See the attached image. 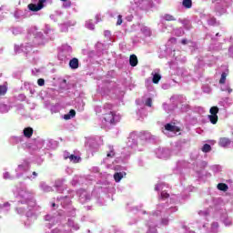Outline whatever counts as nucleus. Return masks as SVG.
Returning a JSON list of instances; mask_svg holds the SVG:
<instances>
[{
  "mask_svg": "<svg viewBox=\"0 0 233 233\" xmlns=\"http://www.w3.org/2000/svg\"><path fill=\"white\" fill-rule=\"evenodd\" d=\"M104 121L108 125H116L117 121H116V113L110 111L107 114L104 115Z\"/></svg>",
  "mask_w": 233,
  "mask_h": 233,
  "instance_id": "f257e3e1",
  "label": "nucleus"
},
{
  "mask_svg": "<svg viewBox=\"0 0 233 233\" xmlns=\"http://www.w3.org/2000/svg\"><path fill=\"white\" fill-rule=\"evenodd\" d=\"M45 3H46V0H39L37 5L29 4L28 8L31 12H39L45 6Z\"/></svg>",
  "mask_w": 233,
  "mask_h": 233,
  "instance_id": "f03ea898",
  "label": "nucleus"
},
{
  "mask_svg": "<svg viewBox=\"0 0 233 233\" xmlns=\"http://www.w3.org/2000/svg\"><path fill=\"white\" fill-rule=\"evenodd\" d=\"M165 130H167V132H180L181 129L177 126H174L172 124H166Z\"/></svg>",
  "mask_w": 233,
  "mask_h": 233,
  "instance_id": "7ed1b4c3",
  "label": "nucleus"
},
{
  "mask_svg": "<svg viewBox=\"0 0 233 233\" xmlns=\"http://www.w3.org/2000/svg\"><path fill=\"white\" fill-rule=\"evenodd\" d=\"M69 66L73 70H76V68H79V60L77 58H73L69 61Z\"/></svg>",
  "mask_w": 233,
  "mask_h": 233,
  "instance_id": "20e7f679",
  "label": "nucleus"
},
{
  "mask_svg": "<svg viewBox=\"0 0 233 233\" xmlns=\"http://www.w3.org/2000/svg\"><path fill=\"white\" fill-rule=\"evenodd\" d=\"M138 63H139V60H137V56L131 55L129 56V65H130V66H137Z\"/></svg>",
  "mask_w": 233,
  "mask_h": 233,
  "instance_id": "39448f33",
  "label": "nucleus"
},
{
  "mask_svg": "<svg viewBox=\"0 0 233 233\" xmlns=\"http://www.w3.org/2000/svg\"><path fill=\"white\" fill-rule=\"evenodd\" d=\"M127 176L126 172H116L114 174V179L116 181V183H119V181H121V179Z\"/></svg>",
  "mask_w": 233,
  "mask_h": 233,
  "instance_id": "423d86ee",
  "label": "nucleus"
},
{
  "mask_svg": "<svg viewBox=\"0 0 233 233\" xmlns=\"http://www.w3.org/2000/svg\"><path fill=\"white\" fill-rule=\"evenodd\" d=\"M24 136L25 137H27L28 139H30V137L34 136V129L32 127H25L24 129Z\"/></svg>",
  "mask_w": 233,
  "mask_h": 233,
  "instance_id": "0eeeda50",
  "label": "nucleus"
},
{
  "mask_svg": "<svg viewBox=\"0 0 233 233\" xmlns=\"http://www.w3.org/2000/svg\"><path fill=\"white\" fill-rule=\"evenodd\" d=\"M218 143L220 147H228V145H230V139L228 137H221Z\"/></svg>",
  "mask_w": 233,
  "mask_h": 233,
  "instance_id": "6e6552de",
  "label": "nucleus"
},
{
  "mask_svg": "<svg viewBox=\"0 0 233 233\" xmlns=\"http://www.w3.org/2000/svg\"><path fill=\"white\" fill-rule=\"evenodd\" d=\"M217 188L222 192H227V190H228V186L225 183H219L218 184Z\"/></svg>",
  "mask_w": 233,
  "mask_h": 233,
  "instance_id": "1a4fd4ad",
  "label": "nucleus"
},
{
  "mask_svg": "<svg viewBox=\"0 0 233 233\" xmlns=\"http://www.w3.org/2000/svg\"><path fill=\"white\" fill-rule=\"evenodd\" d=\"M108 150L106 157H116V151H114V147L113 146H108Z\"/></svg>",
  "mask_w": 233,
  "mask_h": 233,
  "instance_id": "9d476101",
  "label": "nucleus"
},
{
  "mask_svg": "<svg viewBox=\"0 0 233 233\" xmlns=\"http://www.w3.org/2000/svg\"><path fill=\"white\" fill-rule=\"evenodd\" d=\"M7 92H8V86L5 85H0V96H6Z\"/></svg>",
  "mask_w": 233,
  "mask_h": 233,
  "instance_id": "9b49d317",
  "label": "nucleus"
},
{
  "mask_svg": "<svg viewBox=\"0 0 233 233\" xmlns=\"http://www.w3.org/2000/svg\"><path fill=\"white\" fill-rule=\"evenodd\" d=\"M208 119L210 123H212V125H216L218 123V115H209Z\"/></svg>",
  "mask_w": 233,
  "mask_h": 233,
  "instance_id": "f8f14e48",
  "label": "nucleus"
},
{
  "mask_svg": "<svg viewBox=\"0 0 233 233\" xmlns=\"http://www.w3.org/2000/svg\"><path fill=\"white\" fill-rule=\"evenodd\" d=\"M218 113H219V107L218 106H212L209 109V114H211V116H218Z\"/></svg>",
  "mask_w": 233,
  "mask_h": 233,
  "instance_id": "ddd939ff",
  "label": "nucleus"
},
{
  "mask_svg": "<svg viewBox=\"0 0 233 233\" xmlns=\"http://www.w3.org/2000/svg\"><path fill=\"white\" fill-rule=\"evenodd\" d=\"M153 83L155 85H157V83H159V81H161V75L156 73L154 76H153V79H152Z\"/></svg>",
  "mask_w": 233,
  "mask_h": 233,
  "instance_id": "4468645a",
  "label": "nucleus"
},
{
  "mask_svg": "<svg viewBox=\"0 0 233 233\" xmlns=\"http://www.w3.org/2000/svg\"><path fill=\"white\" fill-rule=\"evenodd\" d=\"M69 159L70 161H72L73 163H79V161H81V157L76 156V155H70L69 156Z\"/></svg>",
  "mask_w": 233,
  "mask_h": 233,
  "instance_id": "2eb2a0df",
  "label": "nucleus"
},
{
  "mask_svg": "<svg viewBox=\"0 0 233 233\" xmlns=\"http://www.w3.org/2000/svg\"><path fill=\"white\" fill-rule=\"evenodd\" d=\"M182 5L185 8H192V0H183Z\"/></svg>",
  "mask_w": 233,
  "mask_h": 233,
  "instance_id": "dca6fc26",
  "label": "nucleus"
},
{
  "mask_svg": "<svg viewBox=\"0 0 233 233\" xmlns=\"http://www.w3.org/2000/svg\"><path fill=\"white\" fill-rule=\"evenodd\" d=\"M210 150H212V147L208 144H205L203 147H202V152H205L206 154L210 152Z\"/></svg>",
  "mask_w": 233,
  "mask_h": 233,
  "instance_id": "f3484780",
  "label": "nucleus"
},
{
  "mask_svg": "<svg viewBox=\"0 0 233 233\" xmlns=\"http://www.w3.org/2000/svg\"><path fill=\"white\" fill-rule=\"evenodd\" d=\"M163 17H164L165 21H176V17H174V15H172L166 14V15H164Z\"/></svg>",
  "mask_w": 233,
  "mask_h": 233,
  "instance_id": "a211bd4d",
  "label": "nucleus"
},
{
  "mask_svg": "<svg viewBox=\"0 0 233 233\" xmlns=\"http://www.w3.org/2000/svg\"><path fill=\"white\" fill-rule=\"evenodd\" d=\"M226 81H227V73L223 72V73L221 74V77H220V80H219V84H220V85H225Z\"/></svg>",
  "mask_w": 233,
  "mask_h": 233,
  "instance_id": "6ab92c4d",
  "label": "nucleus"
},
{
  "mask_svg": "<svg viewBox=\"0 0 233 233\" xmlns=\"http://www.w3.org/2000/svg\"><path fill=\"white\" fill-rule=\"evenodd\" d=\"M121 25H123V15H118L117 21H116V26H121Z\"/></svg>",
  "mask_w": 233,
  "mask_h": 233,
  "instance_id": "aec40b11",
  "label": "nucleus"
},
{
  "mask_svg": "<svg viewBox=\"0 0 233 233\" xmlns=\"http://www.w3.org/2000/svg\"><path fill=\"white\" fill-rule=\"evenodd\" d=\"M161 198H162V199H167V198H170V195L168 193H167L166 191H162Z\"/></svg>",
  "mask_w": 233,
  "mask_h": 233,
  "instance_id": "412c9836",
  "label": "nucleus"
},
{
  "mask_svg": "<svg viewBox=\"0 0 233 233\" xmlns=\"http://www.w3.org/2000/svg\"><path fill=\"white\" fill-rule=\"evenodd\" d=\"M104 108L105 110H112V108H114V106L112 104H105L104 105Z\"/></svg>",
  "mask_w": 233,
  "mask_h": 233,
  "instance_id": "4be33fe9",
  "label": "nucleus"
},
{
  "mask_svg": "<svg viewBox=\"0 0 233 233\" xmlns=\"http://www.w3.org/2000/svg\"><path fill=\"white\" fill-rule=\"evenodd\" d=\"M37 85H38V86H45V79L39 78L37 80Z\"/></svg>",
  "mask_w": 233,
  "mask_h": 233,
  "instance_id": "5701e85b",
  "label": "nucleus"
},
{
  "mask_svg": "<svg viewBox=\"0 0 233 233\" xmlns=\"http://www.w3.org/2000/svg\"><path fill=\"white\" fill-rule=\"evenodd\" d=\"M146 106H152V98H147V99Z\"/></svg>",
  "mask_w": 233,
  "mask_h": 233,
  "instance_id": "b1692460",
  "label": "nucleus"
},
{
  "mask_svg": "<svg viewBox=\"0 0 233 233\" xmlns=\"http://www.w3.org/2000/svg\"><path fill=\"white\" fill-rule=\"evenodd\" d=\"M68 115H69L71 117H76V110L71 109V110L69 111Z\"/></svg>",
  "mask_w": 233,
  "mask_h": 233,
  "instance_id": "393cba45",
  "label": "nucleus"
},
{
  "mask_svg": "<svg viewBox=\"0 0 233 233\" xmlns=\"http://www.w3.org/2000/svg\"><path fill=\"white\" fill-rule=\"evenodd\" d=\"M64 159H70V153L65 152L64 153Z\"/></svg>",
  "mask_w": 233,
  "mask_h": 233,
  "instance_id": "a878e982",
  "label": "nucleus"
},
{
  "mask_svg": "<svg viewBox=\"0 0 233 233\" xmlns=\"http://www.w3.org/2000/svg\"><path fill=\"white\" fill-rule=\"evenodd\" d=\"M87 28H89V30H94V28H95L94 24L88 23L87 24Z\"/></svg>",
  "mask_w": 233,
  "mask_h": 233,
  "instance_id": "bb28decb",
  "label": "nucleus"
},
{
  "mask_svg": "<svg viewBox=\"0 0 233 233\" xmlns=\"http://www.w3.org/2000/svg\"><path fill=\"white\" fill-rule=\"evenodd\" d=\"M64 119L66 120L72 119V116L69 114H66L64 116Z\"/></svg>",
  "mask_w": 233,
  "mask_h": 233,
  "instance_id": "cd10ccee",
  "label": "nucleus"
},
{
  "mask_svg": "<svg viewBox=\"0 0 233 233\" xmlns=\"http://www.w3.org/2000/svg\"><path fill=\"white\" fill-rule=\"evenodd\" d=\"M63 182L61 181V180H58V181H56V187H61V184H62Z\"/></svg>",
  "mask_w": 233,
  "mask_h": 233,
  "instance_id": "c85d7f7f",
  "label": "nucleus"
},
{
  "mask_svg": "<svg viewBox=\"0 0 233 233\" xmlns=\"http://www.w3.org/2000/svg\"><path fill=\"white\" fill-rule=\"evenodd\" d=\"M181 43L182 45H187V39H182Z\"/></svg>",
  "mask_w": 233,
  "mask_h": 233,
  "instance_id": "c756f323",
  "label": "nucleus"
},
{
  "mask_svg": "<svg viewBox=\"0 0 233 233\" xmlns=\"http://www.w3.org/2000/svg\"><path fill=\"white\" fill-rule=\"evenodd\" d=\"M212 227H219V225L218 224V222H216L212 224Z\"/></svg>",
  "mask_w": 233,
  "mask_h": 233,
  "instance_id": "7c9ffc66",
  "label": "nucleus"
},
{
  "mask_svg": "<svg viewBox=\"0 0 233 233\" xmlns=\"http://www.w3.org/2000/svg\"><path fill=\"white\" fill-rule=\"evenodd\" d=\"M33 176L37 177V173L35 171L33 172Z\"/></svg>",
  "mask_w": 233,
  "mask_h": 233,
  "instance_id": "2f4dec72",
  "label": "nucleus"
},
{
  "mask_svg": "<svg viewBox=\"0 0 233 233\" xmlns=\"http://www.w3.org/2000/svg\"><path fill=\"white\" fill-rule=\"evenodd\" d=\"M6 177H8V173L5 174V178L6 179Z\"/></svg>",
  "mask_w": 233,
  "mask_h": 233,
  "instance_id": "473e14b6",
  "label": "nucleus"
},
{
  "mask_svg": "<svg viewBox=\"0 0 233 233\" xmlns=\"http://www.w3.org/2000/svg\"><path fill=\"white\" fill-rule=\"evenodd\" d=\"M52 207H56V203H53V204H52Z\"/></svg>",
  "mask_w": 233,
  "mask_h": 233,
  "instance_id": "72a5a7b5",
  "label": "nucleus"
},
{
  "mask_svg": "<svg viewBox=\"0 0 233 233\" xmlns=\"http://www.w3.org/2000/svg\"><path fill=\"white\" fill-rule=\"evenodd\" d=\"M61 1L66 2V0H61Z\"/></svg>",
  "mask_w": 233,
  "mask_h": 233,
  "instance_id": "f704fd0d",
  "label": "nucleus"
}]
</instances>
